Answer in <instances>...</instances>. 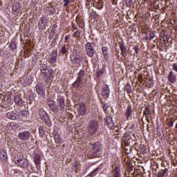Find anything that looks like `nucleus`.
I'll use <instances>...</instances> for the list:
<instances>
[{
  "label": "nucleus",
  "mask_w": 177,
  "mask_h": 177,
  "mask_svg": "<svg viewBox=\"0 0 177 177\" xmlns=\"http://www.w3.org/2000/svg\"><path fill=\"white\" fill-rule=\"evenodd\" d=\"M41 74L44 77V82L48 84L52 80L53 75V71L48 68V66H42L40 69Z\"/></svg>",
  "instance_id": "obj_1"
},
{
  "label": "nucleus",
  "mask_w": 177,
  "mask_h": 177,
  "mask_svg": "<svg viewBox=\"0 0 177 177\" xmlns=\"http://www.w3.org/2000/svg\"><path fill=\"white\" fill-rule=\"evenodd\" d=\"M99 122L96 120H91L88 122V126L87 127V132L89 135H95L97 131H99Z\"/></svg>",
  "instance_id": "obj_2"
},
{
  "label": "nucleus",
  "mask_w": 177,
  "mask_h": 177,
  "mask_svg": "<svg viewBox=\"0 0 177 177\" xmlns=\"http://www.w3.org/2000/svg\"><path fill=\"white\" fill-rule=\"evenodd\" d=\"M38 114L40 119L45 122L47 127H52V122L50 121V118H49L48 113H46L44 109H39L38 111Z\"/></svg>",
  "instance_id": "obj_3"
},
{
  "label": "nucleus",
  "mask_w": 177,
  "mask_h": 177,
  "mask_svg": "<svg viewBox=\"0 0 177 177\" xmlns=\"http://www.w3.org/2000/svg\"><path fill=\"white\" fill-rule=\"evenodd\" d=\"M91 153L93 157H100L102 154V144L100 142H95L91 145Z\"/></svg>",
  "instance_id": "obj_4"
},
{
  "label": "nucleus",
  "mask_w": 177,
  "mask_h": 177,
  "mask_svg": "<svg viewBox=\"0 0 177 177\" xmlns=\"http://www.w3.org/2000/svg\"><path fill=\"white\" fill-rule=\"evenodd\" d=\"M95 44L93 42H87L85 44L86 53L88 57H93L95 53H96V50L95 49Z\"/></svg>",
  "instance_id": "obj_5"
},
{
  "label": "nucleus",
  "mask_w": 177,
  "mask_h": 177,
  "mask_svg": "<svg viewBox=\"0 0 177 177\" xmlns=\"http://www.w3.org/2000/svg\"><path fill=\"white\" fill-rule=\"evenodd\" d=\"M15 162L21 168H24L25 169H27L29 167L28 160L27 158L21 157V158H15Z\"/></svg>",
  "instance_id": "obj_6"
},
{
  "label": "nucleus",
  "mask_w": 177,
  "mask_h": 177,
  "mask_svg": "<svg viewBox=\"0 0 177 177\" xmlns=\"http://www.w3.org/2000/svg\"><path fill=\"white\" fill-rule=\"evenodd\" d=\"M31 132L30 131L25 130L24 131H20L18 133V138L22 142H27L31 139Z\"/></svg>",
  "instance_id": "obj_7"
},
{
  "label": "nucleus",
  "mask_w": 177,
  "mask_h": 177,
  "mask_svg": "<svg viewBox=\"0 0 177 177\" xmlns=\"http://www.w3.org/2000/svg\"><path fill=\"white\" fill-rule=\"evenodd\" d=\"M30 115V112L28 111H20L17 113V121H22L26 122L27 118Z\"/></svg>",
  "instance_id": "obj_8"
},
{
  "label": "nucleus",
  "mask_w": 177,
  "mask_h": 177,
  "mask_svg": "<svg viewBox=\"0 0 177 177\" xmlns=\"http://www.w3.org/2000/svg\"><path fill=\"white\" fill-rule=\"evenodd\" d=\"M47 104L52 113H59V105H56V102L53 100H48L47 101Z\"/></svg>",
  "instance_id": "obj_9"
},
{
  "label": "nucleus",
  "mask_w": 177,
  "mask_h": 177,
  "mask_svg": "<svg viewBox=\"0 0 177 177\" xmlns=\"http://www.w3.org/2000/svg\"><path fill=\"white\" fill-rule=\"evenodd\" d=\"M70 59L73 64H80L81 62H82V58H81V55L77 53H73L71 55Z\"/></svg>",
  "instance_id": "obj_10"
},
{
  "label": "nucleus",
  "mask_w": 177,
  "mask_h": 177,
  "mask_svg": "<svg viewBox=\"0 0 177 177\" xmlns=\"http://www.w3.org/2000/svg\"><path fill=\"white\" fill-rule=\"evenodd\" d=\"M102 96L104 99H109L110 96V88L108 84H104L102 88Z\"/></svg>",
  "instance_id": "obj_11"
},
{
  "label": "nucleus",
  "mask_w": 177,
  "mask_h": 177,
  "mask_svg": "<svg viewBox=\"0 0 177 177\" xmlns=\"http://www.w3.org/2000/svg\"><path fill=\"white\" fill-rule=\"evenodd\" d=\"M77 110L79 115H85L86 114V106L84 103L79 104L77 106Z\"/></svg>",
  "instance_id": "obj_12"
},
{
  "label": "nucleus",
  "mask_w": 177,
  "mask_h": 177,
  "mask_svg": "<svg viewBox=\"0 0 177 177\" xmlns=\"http://www.w3.org/2000/svg\"><path fill=\"white\" fill-rule=\"evenodd\" d=\"M36 91L40 96H45V86L42 84H37L35 86Z\"/></svg>",
  "instance_id": "obj_13"
},
{
  "label": "nucleus",
  "mask_w": 177,
  "mask_h": 177,
  "mask_svg": "<svg viewBox=\"0 0 177 177\" xmlns=\"http://www.w3.org/2000/svg\"><path fill=\"white\" fill-rule=\"evenodd\" d=\"M112 169L113 177H121L120 166L113 165L112 166Z\"/></svg>",
  "instance_id": "obj_14"
},
{
  "label": "nucleus",
  "mask_w": 177,
  "mask_h": 177,
  "mask_svg": "<svg viewBox=\"0 0 177 177\" xmlns=\"http://www.w3.org/2000/svg\"><path fill=\"white\" fill-rule=\"evenodd\" d=\"M57 60V50H53L50 53V58L49 59V63H56Z\"/></svg>",
  "instance_id": "obj_15"
},
{
  "label": "nucleus",
  "mask_w": 177,
  "mask_h": 177,
  "mask_svg": "<svg viewBox=\"0 0 177 177\" xmlns=\"http://www.w3.org/2000/svg\"><path fill=\"white\" fill-rule=\"evenodd\" d=\"M104 121L108 128H109L110 129H113L114 128V122H113V118L110 116H106L104 119Z\"/></svg>",
  "instance_id": "obj_16"
},
{
  "label": "nucleus",
  "mask_w": 177,
  "mask_h": 177,
  "mask_svg": "<svg viewBox=\"0 0 177 177\" xmlns=\"http://www.w3.org/2000/svg\"><path fill=\"white\" fill-rule=\"evenodd\" d=\"M57 102H58L61 111H63L64 110V107H66V101L64 100V98H63V97H59Z\"/></svg>",
  "instance_id": "obj_17"
},
{
  "label": "nucleus",
  "mask_w": 177,
  "mask_h": 177,
  "mask_svg": "<svg viewBox=\"0 0 177 177\" xmlns=\"http://www.w3.org/2000/svg\"><path fill=\"white\" fill-rule=\"evenodd\" d=\"M167 80L171 84H175L176 82V75L175 73H174V71H171L169 72Z\"/></svg>",
  "instance_id": "obj_18"
},
{
  "label": "nucleus",
  "mask_w": 177,
  "mask_h": 177,
  "mask_svg": "<svg viewBox=\"0 0 177 177\" xmlns=\"http://www.w3.org/2000/svg\"><path fill=\"white\" fill-rule=\"evenodd\" d=\"M6 117L8 120H12V121H17V113L15 111H10L6 113Z\"/></svg>",
  "instance_id": "obj_19"
},
{
  "label": "nucleus",
  "mask_w": 177,
  "mask_h": 177,
  "mask_svg": "<svg viewBox=\"0 0 177 177\" xmlns=\"http://www.w3.org/2000/svg\"><path fill=\"white\" fill-rule=\"evenodd\" d=\"M12 13H19L21 10V4L19 2L15 3L12 4Z\"/></svg>",
  "instance_id": "obj_20"
},
{
  "label": "nucleus",
  "mask_w": 177,
  "mask_h": 177,
  "mask_svg": "<svg viewBox=\"0 0 177 177\" xmlns=\"http://www.w3.org/2000/svg\"><path fill=\"white\" fill-rule=\"evenodd\" d=\"M132 113H133V109H132V106H131V105H129L126 109L124 114V115L127 117V120L132 118Z\"/></svg>",
  "instance_id": "obj_21"
},
{
  "label": "nucleus",
  "mask_w": 177,
  "mask_h": 177,
  "mask_svg": "<svg viewBox=\"0 0 177 177\" xmlns=\"http://www.w3.org/2000/svg\"><path fill=\"white\" fill-rule=\"evenodd\" d=\"M0 160L2 162H6L8 161V153L4 149L0 151Z\"/></svg>",
  "instance_id": "obj_22"
},
{
  "label": "nucleus",
  "mask_w": 177,
  "mask_h": 177,
  "mask_svg": "<svg viewBox=\"0 0 177 177\" xmlns=\"http://www.w3.org/2000/svg\"><path fill=\"white\" fill-rule=\"evenodd\" d=\"M102 52L105 62H109V48L107 46H103L102 48Z\"/></svg>",
  "instance_id": "obj_23"
},
{
  "label": "nucleus",
  "mask_w": 177,
  "mask_h": 177,
  "mask_svg": "<svg viewBox=\"0 0 177 177\" xmlns=\"http://www.w3.org/2000/svg\"><path fill=\"white\" fill-rule=\"evenodd\" d=\"M123 140H124V145L126 147L129 146V145H131V142H133V138H132V136H131V134H128L125 136Z\"/></svg>",
  "instance_id": "obj_24"
},
{
  "label": "nucleus",
  "mask_w": 177,
  "mask_h": 177,
  "mask_svg": "<svg viewBox=\"0 0 177 177\" xmlns=\"http://www.w3.org/2000/svg\"><path fill=\"white\" fill-rule=\"evenodd\" d=\"M6 97H5V95L2 93L0 94V107H3V106H5V104H8V103H6Z\"/></svg>",
  "instance_id": "obj_25"
},
{
  "label": "nucleus",
  "mask_w": 177,
  "mask_h": 177,
  "mask_svg": "<svg viewBox=\"0 0 177 177\" xmlns=\"http://www.w3.org/2000/svg\"><path fill=\"white\" fill-rule=\"evenodd\" d=\"M68 48H70V45H64L60 50V53L62 55H67L68 53Z\"/></svg>",
  "instance_id": "obj_26"
},
{
  "label": "nucleus",
  "mask_w": 177,
  "mask_h": 177,
  "mask_svg": "<svg viewBox=\"0 0 177 177\" xmlns=\"http://www.w3.org/2000/svg\"><path fill=\"white\" fill-rule=\"evenodd\" d=\"M84 75H85V71L80 70V72L77 73V80H78L79 81H82V82H83Z\"/></svg>",
  "instance_id": "obj_27"
},
{
  "label": "nucleus",
  "mask_w": 177,
  "mask_h": 177,
  "mask_svg": "<svg viewBox=\"0 0 177 177\" xmlns=\"http://www.w3.org/2000/svg\"><path fill=\"white\" fill-rule=\"evenodd\" d=\"M34 162L35 165H37V168H38V167H39V164H41V156L38 154L35 155L34 158Z\"/></svg>",
  "instance_id": "obj_28"
},
{
  "label": "nucleus",
  "mask_w": 177,
  "mask_h": 177,
  "mask_svg": "<svg viewBox=\"0 0 177 177\" xmlns=\"http://www.w3.org/2000/svg\"><path fill=\"white\" fill-rule=\"evenodd\" d=\"M72 169L73 171L76 172V174H78L80 172V165H78V162H75L72 164Z\"/></svg>",
  "instance_id": "obj_29"
},
{
  "label": "nucleus",
  "mask_w": 177,
  "mask_h": 177,
  "mask_svg": "<svg viewBox=\"0 0 177 177\" xmlns=\"http://www.w3.org/2000/svg\"><path fill=\"white\" fill-rule=\"evenodd\" d=\"M83 83L84 82H82L81 80H78V79H77L75 82L73 84V88H75V89H78L81 86V84Z\"/></svg>",
  "instance_id": "obj_30"
},
{
  "label": "nucleus",
  "mask_w": 177,
  "mask_h": 177,
  "mask_svg": "<svg viewBox=\"0 0 177 177\" xmlns=\"http://www.w3.org/2000/svg\"><path fill=\"white\" fill-rule=\"evenodd\" d=\"M14 101L16 104H21L23 103L21 102V95H17L14 96Z\"/></svg>",
  "instance_id": "obj_31"
},
{
  "label": "nucleus",
  "mask_w": 177,
  "mask_h": 177,
  "mask_svg": "<svg viewBox=\"0 0 177 177\" xmlns=\"http://www.w3.org/2000/svg\"><path fill=\"white\" fill-rule=\"evenodd\" d=\"M45 28V20L44 18H41L39 21V30H44Z\"/></svg>",
  "instance_id": "obj_32"
},
{
  "label": "nucleus",
  "mask_w": 177,
  "mask_h": 177,
  "mask_svg": "<svg viewBox=\"0 0 177 177\" xmlns=\"http://www.w3.org/2000/svg\"><path fill=\"white\" fill-rule=\"evenodd\" d=\"M9 48L10 50H16V49H17V44L15 41H11L9 45Z\"/></svg>",
  "instance_id": "obj_33"
},
{
  "label": "nucleus",
  "mask_w": 177,
  "mask_h": 177,
  "mask_svg": "<svg viewBox=\"0 0 177 177\" xmlns=\"http://www.w3.org/2000/svg\"><path fill=\"white\" fill-rule=\"evenodd\" d=\"M119 46L122 52H127V47H125V43L124 41L119 42Z\"/></svg>",
  "instance_id": "obj_34"
},
{
  "label": "nucleus",
  "mask_w": 177,
  "mask_h": 177,
  "mask_svg": "<svg viewBox=\"0 0 177 177\" xmlns=\"http://www.w3.org/2000/svg\"><path fill=\"white\" fill-rule=\"evenodd\" d=\"M97 172H99V167L95 168L93 171H91L89 174V177H95L97 175Z\"/></svg>",
  "instance_id": "obj_35"
},
{
  "label": "nucleus",
  "mask_w": 177,
  "mask_h": 177,
  "mask_svg": "<svg viewBox=\"0 0 177 177\" xmlns=\"http://www.w3.org/2000/svg\"><path fill=\"white\" fill-rule=\"evenodd\" d=\"M165 176H168V172H167V170H165V171H162L160 170L158 172V177H165Z\"/></svg>",
  "instance_id": "obj_36"
},
{
  "label": "nucleus",
  "mask_w": 177,
  "mask_h": 177,
  "mask_svg": "<svg viewBox=\"0 0 177 177\" xmlns=\"http://www.w3.org/2000/svg\"><path fill=\"white\" fill-rule=\"evenodd\" d=\"M153 38H156V33L154 31L150 30L149 32V41H151Z\"/></svg>",
  "instance_id": "obj_37"
},
{
  "label": "nucleus",
  "mask_w": 177,
  "mask_h": 177,
  "mask_svg": "<svg viewBox=\"0 0 177 177\" xmlns=\"http://www.w3.org/2000/svg\"><path fill=\"white\" fill-rule=\"evenodd\" d=\"M103 3H104V1H103V0H99L97 2V9H103Z\"/></svg>",
  "instance_id": "obj_38"
},
{
  "label": "nucleus",
  "mask_w": 177,
  "mask_h": 177,
  "mask_svg": "<svg viewBox=\"0 0 177 177\" xmlns=\"http://www.w3.org/2000/svg\"><path fill=\"white\" fill-rule=\"evenodd\" d=\"M103 74H104V71L100 69L97 70L96 72L97 78H100V77L103 75Z\"/></svg>",
  "instance_id": "obj_39"
},
{
  "label": "nucleus",
  "mask_w": 177,
  "mask_h": 177,
  "mask_svg": "<svg viewBox=\"0 0 177 177\" xmlns=\"http://www.w3.org/2000/svg\"><path fill=\"white\" fill-rule=\"evenodd\" d=\"M48 12L50 13V15H55V12H56V8L50 7L48 8Z\"/></svg>",
  "instance_id": "obj_40"
},
{
  "label": "nucleus",
  "mask_w": 177,
  "mask_h": 177,
  "mask_svg": "<svg viewBox=\"0 0 177 177\" xmlns=\"http://www.w3.org/2000/svg\"><path fill=\"white\" fill-rule=\"evenodd\" d=\"M80 35H81V32L78 30L73 34L74 38H78L80 37Z\"/></svg>",
  "instance_id": "obj_41"
},
{
  "label": "nucleus",
  "mask_w": 177,
  "mask_h": 177,
  "mask_svg": "<svg viewBox=\"0 0 177 177\" xmlns=\"http://www.w3.org/2000/svg\"><path fill=\"white\" fill-rule=\"evenodd\" d=\"M161 165H162V167H161L160 171H162L163 172L166 171V172H168L169 169L167 167H165V164L162 163Z\"/></svg>",
  "instance_id": "obj_42"
},
{
  "label": "nucleus",
  "mask_w": 177,
  "mask_h": 177,
  "mask_svg": "<svg viewBox=\"0 0 177 177\" xmlns=\"http://www.w3.org/2000/svg\"><path fill=\"white\" fill-rule=\"evenodd\" d=\"M143 113L144 115H149V114H150V110L149 109V107H145Z\"/></svg>",
  "instance_id": "obj_43"
},
{
  "label": "nucleus",
  "mask_w": 177,
  "mask_h": 177,
  "mask_svg": "<svg viewBox=\"0 0 177 177\" xmlns=\"http://www.w3.org/2000/svg\"><path fill=\"white\" fill-rule=\"evenodd\" d=\"M133 3V0H126V5L127 6H132V4Z\"/></svg>",
  "instance_id": "obj_44"
},
{
  "label": "nucleus",
  "mask_w": 177,
  "mask_h": 177,
  "mask_svg": "<svg viewBox=\"0 0 177 177\" xmlns=\"http://www.w3.org/2000/svg\"><path fill=\"white\" fill-rule=\"evenodd\" d=\"M12 128L13 129H19V128H20V125L17 123H13Z\"/></svg>",
  "instance_id": "obj_45"
},
{
  "label": "nucleus",
  "mask_w": 177,
  "mask_h": 177,
  "mask_svg": "<svg viewBox=\"0 0 177 177\" xmlns=\"http://www.w3.org/2000/svg\"><path fill=\"white\" fill-rule=\"evenodd\" d=\"M133 49V50H135V53L136 55H138V53H139V46H135Z\"/></svg>",
  "instance_id": "obj_46"
},
{
  "label": "nucleus",
  "mask_w": 177,
  "mask_h": 177,
  "mask_svg": "<svg viewBox=\"0 0 177 177\" xmlns=\"http://www.w3.org/2000/svg\"><path fill=\"white\" fill-rule=\"evenodd\" d=\"M55 143H58L60 145L62 143V140H60V137L57 136V138H55Z\"/></svg>",
  "instance_id": "obj_47"
},
{
  "label": "nucleus",
  "mask_w": 177,
  "mask_h": 177,
  "mask_svg": "<svg viewBox=\"0 0 177 177\" xmlns=\"http://www.w3.org/2000/svg\"><path fill=\"white\" fill-rule=\"evenodd\" d=\"M156 129V135L158 136H161V130L160 129V127H158Z\"/></svg>",
  "instance_id": "obj_48"
},
{
  "label": "nucleus",
  "mask_w": 177,
  "mask_h": 177,
  "mask_svg": "<svg viewBox=\"0 0 177 177\" xmlns=\"http://www.w3.org/2000/svg\"><path fill=\"white\" fill-rule=\"evenodd\" d=\"M64 6H68L70 5V0H64Z\"/></svg>",
  "instance_id": "obj_49"
},
{
  "label": "nucleus",
  "mask_w": 177,
  "mask_h": 177,
  "mask_svg": "<svg viewBox=\"0 0 177 177\" xmlns=\"http://www.w3.org/2000/svg\"><path fill=\"white\" fill-rule=\"evenodd\" d=\"M172 70L174 71H176V73H177V63L173 64V68H172Z\"/></svg>",
  "instance_id": "obj_50"
},
{
  "label": "nucleus",
  "mask_w": 177,
  "mask_h": 177,
  "mask_svg": "<svg viewBox=\"0 0 177 177\" xmlns=\"http://www.w3.org/2000/svg\"><path fill=\"white\" fill-rule=\"evenodd\" d=\"M11 100H12L11 97L10 95H8L6 101V103H10Z\"/></svg>",
  "instance_id": "obj_51"
},
{
  "label": "nucleus",
  "mask_w": 177,
  "mask_h": 177,
  "mask_svg": "<svg viewBox=\"0 0 177 177\" xmlns=\"http://www.w3.org/2000/svg\"><path fill=\"white\" fill-rule=\"evenodd\" d=\"M39 132L40 135H44V128L43 127H40L39 129Z\"/></svg>",
  "instance_id": "obj_52"
},
{
  "label": "nucleus",
  "mask_w": 177,
  "mask_h": 177,
  "mask_svg": "<svg viewBox=\"0 0 177 177\" xmlns=\"http://www.w3.org/2000/svg\"><path fill=\"white\" fill-rule=\"evenodd\" d=\"M72 28L73 30H78V27L77 26V25L75 24H72Z\"/></svg>",
  "instance_id": "obj_53"
},
{
  "label": "nucleus",
  "mask_w": 177,
  "mask_h": 177,
  "mask_svg": "<svg viewBox=\"0 0 177 177\" xmlns=\"http://www.w3.org/2000/svg\"><path fill=\"white\" fill-rule=\"evenodd\" d=\"M125 89H131V85L129 84V83L127 84V86H125Z\"/></svg>",
  "instance_id": "obj_54"
},
{
  "label": "nucleus",
  "mask_w": 177,
  "mask_h": 177,
  "mask_svg": "<svg viewBox=\"0 0 177 177\" xmlns=\"http://www.w3.org/2000/svg\"><path fill=\"white\" fill-rule=\"evenodd\" d=\"M102 108H103L104 111H107V106H106V104H104Z\"/></svg>",
  "instance_id": "obj_55"
},
{
  "label": "nucleus",
  "mask_w": 177,
  "mask_h": 177,
  "mask_svg": "<svg viewBox=\"0 0 177 177\" xmlns=\"http://www.w3.org/2000/svg\"><path fill=\"white\" fill-rule=\"evenodd\" d=\"M120 55H122L123 57H125V51H121Z\"/></svg>",
  "instance_id": "obj_56"
},
{
  "label": "nucleus",
  "mask_w": 177,
  "mask_h": 177,
  "mask_svg": "<svg viewBox=\"0 0 177 177\" xmlns=\"http://www.w3.org/2000/svg\"><path fill=\"white\" fill-rule=\"evenodd\" d=\"M175 122V121L171 122L169 123V127L171 128V127H174V123Z\"/></svg>",
  "instance_id": "obj_57"
},
{
  "label": "nucleus",
  "mask_w": 177,
  "mask_h": 177,
  "mask_svg": "<svg viewBox=\"0 0 177 177\" xmlns=\"http://www.w3.org/2000/svg\"><path fill=\"white\" fill-rule=\"evenodd\" d=\"M144 39H145L146 41H149V36L146 35Z\"/></svg>",
  "instance_id": "obj_58"
},
{
  "label": "nucleus",
  "mask_w": 177,
  "mask_h": 177,
  "mask_svg": "<svg viewBox=\"0 0 177 177\" xmlns=\"http://www.w3.org/2000/svg\"><path fill=\"white\" fill-rule=\"evenodd\" d=\"M68 39H69L68 36H66V37H65V41H68Z\"/></svg>",
  "instance_id": "obj_59"
},
{
  "label": "nucleus",
  "mask_w": 177,
  "mask_h": 177,
  "mask_svg": "<svg viewBox=\"0 0 177 177\" xmlns=\"http://www.w3.org/2000/svg\"><path fill=\"white\" fill-rule=\"evenodd\" d=\"M0 91H2V83L0 82Z\"/></svg>",
  "instance_id": "obj_60"
},
{
  "label": "nucleus",
  "mask_w": 177,
  "mask_h": 177,
  "mask_svg": "<svg viewBox=\"0 0 177 177\" xmlns=\"http://www.w3.org/2000/svg\"><path fill=\"white\" fill-rule=\"evenodd\" d=\"M113 5H117V1H114L113 2Z\"/></svg>",
  "instance_id": "obj_61"
},
{
  "label": "nucleus",
  "mask_w": 177,
  "mask_h": 177,
  "mask_svg": "<svg viewBox=\"0 0 177 177\" xmlns=\"http://www.w3.org/2000/svg\"><path fill=\"white\" fill-rule=\"evenodd\" d=\"M95 89H96V91L97 92V86H95Z\"/></svg>",
  "instance_id": "obj_62"
},
{
  "label": "nucleus",
  "mask_w": 177,
  "mask_h": 177,
  "mask_svg": "<svg viewBox=\"0 0 177 177\" xmlns=\"http://www.w3.org/2000/svg\"><path fill=\"white\" fill-rule=\"evenodd\" d=\"M148 122H150V120H147Z\"/></svg>",
  "instance_id": "obj_63"
},
{
  "label": "nucleus",
  "mask_w": 177,
  "mask_h": 177,
  "mask_svg": "<svg viewBox=\"0 0 177 177\" xmlns=\"http://www.w3.org/2000/svg\"><path fill=\"white\" fill-rule=\"evenodd\" d=\"M131 135H132V136H134L135 134H131Z\"/></svg>",
  "instance_id": "obj_64"
}]
</instances>
